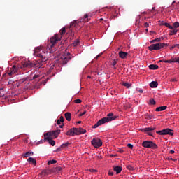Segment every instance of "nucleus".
Here are the masks:
<instances>
[{
  "mask_svg": "<svg viewBox=\"0 0 179 179\" xmlns=\"http://www.w3.org/2000/svg\"><path fill=\"white\" fill-rule=\"evenodd\" d=\"M66 33V28L63 27L62 28V29H60V31H59V34H60V35L56 34L51 37L50 40L48 41L47 45V50L48 49L49 52L48 50H46L44 48H36L34 55L39 58L40 62L38 63L37 62H34V63H32V62H29V60L28 62H24L22 68H41L43 66L41 62H45L48 59L50 54L52 52V48L56 45L57 43H58L59 41H61L63 35H64Z\"/></svg>",
  "mask_w": 179,
  "mask_h": 179,
  "instance_id": "obj_1",
  "label": "nucleus"
},
{
  "mask_svg": "<svg viewBox=\"0 0 179 179\" xmlns=\"http://www.w3.org/2000/svg\"><path fill=\"white\" fill-rule=\"evenodd\" d=\"M117 118V116H114V114L112 113H110L107 115V117H103L101 120H99L92 127V129H96L99 127L105 124L106 123H108L110 122L115 120Z\"/></svg>",
  "mask_w": 179,
  "mask_h": 179,
  "instance_id": "obj_2",
  "label": "nucleus"
},
{
  "mask_svg": "<svg viewBox=\"0 0 179 179\" xmlns=\"http://www.w3.org/2000/svg\"><path fill=\"white\" fill-rule=\"evenodd\" d=\"M165 46H167V43H157L152 44L151 45H150L148 47V49L150 51L159 50L162 49Z\"/></svg>",
  "mask_w": 179,
  "mask_h": 179,
  "instance_id": "obj_3",
  "label": "nucleus"
},
{
  "mask_svg": "<svg viewBox=\"0 0 179 179\" xmlns=\"http://www.w3.org/2000/svg\"><path fill=\"white\" fill-rule=\"evenodd\" d=\"M142 146L145 148H151L155 150L158 148V146L156 143L151 141H145L142 143Z\"/></svg>",
  "mask_w": 179,
  "mask_h": 179,
  "instance_id": "obj_4",
  "label": "nucleus"
},
{
  "mask_svg": "<svg viewBox=\"0 0 179 179\" xmlns=\"http://www.w3.org/2000/svg\"><path fill=\"white\" fill-rule=\"evenodd\" d=\"M157 134L160 135V136L169 135L171 136H173L174 135L173 130L169 128H166V129H164L161 130V131H157Z\"/></svg>",
  "mask_w": 179,
  "mask_h": 179,
  "instance_id": "obj_5",
  "label": "nucleus"
},
{
  "mask_svg": "<svg viewBox=\"0 0 179 179\" xmlns=\"http://www.w3.org/2000/svg\"><path fill=\"white\" fill-rule=\"evenodd\" d=\"M61 131L59 129L52 131H48L45 134L44 137H55V138L58 137V136L60 134Z\"/></svg>",
  "mask_w": 179,
  "mask_h": 179,
  "instance_id": "obj_6",
  "label": "nucleus"
},
{
  "mask_svg": "<svg viewBox=\"0 0 179 179\" xmlns=\"http://www.w3.org/2000/svg\"><path fill=\"white\" fill-rule=\"evenodd\" d=\"M91 143L95 148H99L103 145L101 140L99 138H93L91 141Z\"/></svg>",
  "mask_w": 179,
  "mask_h": 179,
  "instance_id": "obj_7",
  "label": "nucleus"
},
{
  "mask_svg": "<svg viewBox=\"0 0 179 179\" xmlns=\"http://www.w3.org/2000/svg\"><path fill=\"white\" fill-rule=\"evenodd\" d=\"M71 59H72V57H71L70 53H67V55H66V56H62V57H60V63L63 64V65H65Z\"/></svg>",
  "mask_w": 179,
  "mask_h": 179,
  "instance_id": "obj_8",
  "label": "nucleus"
},
{
  "mask_svg": "<svg viewBox=\"0 0 179 179\" xmlns=\"http://www.w3.org/2000/svg\"><path fill=\"white\" fill-rule=\"evenodd\" d=\"M155 130V127H147V128L141 129V132H145L150 136H153L152 131Z\"/></svg>",
  "mask_w": 179,
  "mask_h": 179,
  "instance_id": "obj_9",
  "label": "nucleus"
},
{
  "mask_svg": "<svg viewBox=\"0 0 179 179\" xmlns=\"http://www.w3.org/2000/svg\"><path fill=\"white\" fill-rule=\"evenodd\" d=\"M17 71V69L16 68V66H14L10 69V71L7 73V76L12 77V76L15 75Z\"/></svg>",
  "mask_w": 179,
  "mask_h": 179,
  "instance_id": "obj_10",
  "label": "nucleus"
},
{
  "mask_svg": "<svg viewBox=\"0 0 179 179\" xmlns=\"http://www.w3.org/2000/svg\"><path fill=\"white\" fill-rule=\"evenodd\" d=\"M45 140L48 141L49 142V144L51 145L52 146L55 145V141L52 140L51 137L50 136H45Z\"/></svg>",
  "mask_w": 179,
  "mask_h": 179,
  "instance_id": "obj_11",
  "label": "nucleus"
},
{
  "mask_svg": "<svg viewBox=\"0 0 179 179\" xmlns=\"http://www.w3.org/2000/svg\"><path fill=\"white\" fill-rule=\"evenodd\" d=\"M165 63H178L179 64V56L178 57H175L171 59V60H164Z\"/></svg>",
  "mask_w": 179,
  "mask_h": 179,
  "instance_id": "obj_12",
  "label": "nucleus"
},
{
  "mask_svg": "<svg viewBox=\"0 0 179 179\" xmlns=\"http://www.w3.org/2000/svg\"><path fill=\"white\" fill-rule=\"evenodd\" d=\"M41 79V76L39 75L35 74L34 76L33 75L30 76V79L29 80H34L36 82H38Z\"/></svg>",
  "mask_w": 179,
  "mask_h": 179,
  "instance_id": "obj_13",
  "label": "nucleus"
},
{
  "mask_svg": "<svg viewBox=\"0 0 179 179\" xmlns=\"http://www.w3.org/2000/svg\"><path fill=\"white\" fill-rule=\"evenodd\" d=\"M113 171L116 172V174H120L122 171V166H113Z\"/></svg>",
  "mask_w": 179,
  "mask_h": 179,
  "instance_id": "obj_14",
  "label": "nucleus"
},
{
  "mask_svg": "<svg viewBox=\"0 0 179 179\" xmlns=\"http://www.w3.org/2000/svg\"><path fill=\"white\" fill-rule=\"evenodd\" d=\"M127 52H123V51H120L119 52V57L121 58V59H125L127 57Z\"/></svg>",
  "mask_w": 179,
  "mask_h": 179,
  "instance_id": "obj_15",
  "label": "nucleus"
},
{
  "mask_svg": "<svg viewBox=\"0 0 179 179\" xmlns=\"http://www.w3.org/2000/svg\"><path fill=\"white\" fill-rule=\"evenodd\" d=\"M64 117H66V120H67V122H70L71 120L72 115L71 113L67 112L64 113Z\"/></svg>",
  "mask_w": 179,
  "mask_h": 179,
  "instance_id": "obj_16",
  "label": "nucleus"
},
{
  "mask_svg": "<svg viewBox=\"0 0 179 179\" xmlns=\"http://www.w3.org/2000/svg\"><path fill=\"white\" fill-rule=\"evenodd\" d=\"M161 26H165V27H166V28H168L169 29H173V27L170 25L169 23H167V22H162L161 24Z\"/></svg>",
  "mask_w": 179,
  "mask_h": 179,
  "instance_id": "obj_17",
  "label": "nucleus"
},
{
  "mask_svg": "<svg viewBox=\"0 0 179 179\" xmlns=\"http://www.w3.org/2000/svg\"><path fill=\"white\" fill-rule=\"evenodd\" d=\"M66 135H67V136H74L73 128H71L70 129H69V131H67V132H66Z\"/></svg>",
  "mask_w": 179,
  "mask_h": 179,
  "instance_id": "obj_18",
  "label": "nucleus"
},
{
  "mask_svg": "<svg viewBox=\"0 0 179 179\" xmlns=\"http://www.w3.org/2000/svg\"><path fill=\"white\" fill-rule=\"evenodd\" d=\"M87 133V130L83 128H78V135L85 134Z\"/></svg>",
  "mask_w": 179,
  "mask_h": 179,
  "instance_id": "obj_19",
  "label": "nucleus"
},
{
  "mask_svg": "<svg viewBox=\"0 0 179 179\" xmlns=\"http://www.w3.org/2000/svg\"><path fill=\"white\" fill-rule=\"evenodd\" d=\"M27 162H29V163H31L34 165L36 164V159L34 157H31L28 158Z\"/></svg>",
  "mask_w": 179,
  "mask_h": 179,
  "instance_id": "obj_20",
  "label": "nucleus"
},
{
  "mask_svg": "<svg viewBox=\"0 0 179 179\" xmlns=\"http://www.w3.org/2000/svg\"><path fill=\"white\" fill-rule=\"evenodd\" d=\"M178 29H173L169 31V36H174L178 33Z\"/></svg>",
  "mask_w": 179,
  "mask_h": 179,
  "instance_id": "obj_21",
  "label": "nucleus"
},
{
  "mask_svg": "<svg viewBox=\"0 0 179 179\" xmlns=\"http://www.w3.org/2000/svg\"><path fill=\"white\" fill-rule=\"evenodd\" d=\"M167 106H160L156 108V111H164V110H166Z\"/></svg>",
  "mask_w": 179,
  "mask_h": 179,
  "instance_id": "obj_22",
  "label": "nucleus"
},
{
  "mask_svg": "<svg viewBox=\"0 0 179 179\" xmlns=\"http://www.w3.org/2000/svg\"><path fill=\"white\" fill-rule=\"evenodd\" d=\"M34 155L33 152L27 151L24 154V157L27 158L29 156H32Z\"/></svg>",
  "mask_w": 179,
  "mask_h": 179,
  "instance_id": "obj_23",
  "label": "nucleus"
},
{
  "mask_svg": "<svg viewBox=\"0 0 179 179\" xmlns=\"http://www.w3.org/2000/svg\"><path fill=\"white\" fill-rule=\"evenodd\" d=\"M71 145V143L69 142H66L65 143L62 144V145H60V148H66L68 147H69V145Z\"/></svg>",
  "mask_w": 179,
  "mask_h": 179,
  "instance_id": "obj_24",
  "label": "nucleus"
},
{
  "mask_svg": "<svg viewBox=\"0 0 179 179\" xmlns=\"http://www.w3.org/2000/svg\"><path fill=\"white\" fill-rule=\"evenodd\" d=\"M150 86L152 87V88H155L158 86V83L156 81H152L150 84Z\"/></svg>",
  "mask_w": 179,
  "mask_h": 179,
  "instance_id": "obj_25",
  "label": "nucleus"
},
{
  "mask_svg": "<svg viewBox=\"0 0 179 179\" xmlns=\"http://www.w3.org/2000/svg\"><path fill=\"white\" fill-rule=\"evenodd\" d=\"M149 69L151 70H157L159 69V66L157 65L151 64L149 66Z\"/></svg>",
  "mask_w": 179,
  "mask_h": 179,
  "instance_id": "obj_26",
  "label": "nucleus"
},
{
  "mask_svg": "<svg viewBox=\"0 0 179 179\" xmlns=\"http://www.w3.org/2000/svg\"><path fill=\"white\" fill-rule=\"evenodd\" d=\"M162 41V38H157L155 39H153L150 41V43H154L155 42H161Z\"/></svg>",
  "mask_w": 179,
  "mask_h": 179,
  "instance_id": "obj_27",
  "label": "nucleus"
},
{
  "mask_svg": "<svg viewBox=\"0 0 179 179\" xmlns=\"http://www.w3.org/2000/svg\"><path fill=\"white\" fill-rule=\"evenodd\" d=\"M73 134L74 136H79V130L78 128H73Z\"/></svg>",
  "mask_w": 179,
  "mask_h": 179,
  "instance_id": "obj_28",
  "label": "nucleus"
},
{
  "mask_svg": "<svg viewBox=\"0 0 179 179\" xmlns=\"http://www.w3.org/2000/svg\"><path fill=\"white\" fill-rule=\"evenodd\" d=\"M57 162V161H56V159H52L50 161H48V164L50 166L51 164H55Z\"/></svg>",
  "mask_w": 179,
  "mask_h": 179,
  "instance_id": "obj_29",
  "label": "nucleus"
},
{
  "mask_svg": "<svg viewBox=\"0 0 179 179\" xmlns=\"http://www.w3.org/2000/svg\"><path fill=\"white\" fill-rule=\"evenodd\" d=\"M88 17H89L88 14H85L84 15V21H85V22H88Z\"/></svg>",
  "mask_w": 179,
  "mask_h": 179,
  "instance_id": "obj_30",
  "label": "nucleus"
},
{
  "mask_svg": "<svg viewBox=\"0 0 179 179\" xmlns=\"http://www.w3.org/2000/svg\"><path fill=\"white\" fill-rule=\"evenodd\" d=\"M173 28H175V29L179 28V22H173Z\"/></svg>",
  "mask_w": 179,
  "mask_h": 179,
  "instance_id": "obj_31",
  "label": "nucleus"
},
{
  "mask_svg": "<svg viewBox=\"0 0 179 179\" xmlns=\"http://www.w3.org/2000/svg\"><path fill=\"white\" fill-rule=\"evenodd\" d=\"M117 62H118V60L114 59V60H113V62H111V65L114 67L117 65Z\"/></svg>",
  "mask_w": 179,
  "mask_h": 179,
  "instance_id": "obj_32",
  "label": "nucleus"
},
{
  "mask_svg": "<svg viewBox=\"0 0 179 179\" xmlns=\"http://www.w3.org/2000/svg\"><path fill=\"white\" fill-rule=\"evenodd\" d=\"M79 43H80L79 40L76 39V40L73 41V46H77V45L79 44Z\"/></svg>",
  "mask_w": 179,
  "mask_h": 179,
  "instance_id": "obj_33",
  "label": "nucleus"
},
{
  "mask_svg": "<svg viewBox=\"0 0 179 179\" xmlns=\"http://www.w3.org/2000/svg\"><path fill=\"white\" fill-rule=\"evenodd\" d=\"M122 85L123 86L126 87L127 88H129V87L131 86L130 84L127 83H122Z\"/></svg>",
  "mask_w": 179,
  "mask_h": 179,
  "instance_id": "obj_34",
  "label": "nucleus"
},
{
  "mask_svg": "<svg viewBox=\"0 0 179 179\" xmlns=\"http://www.w3.org/2000/svg\"><path fill=\"white\" fill-rule=\"evenodd\" d=\"M156 103L155 101L154 100V99H150L149 104L150 105H155Z\"/></svg>",
  "mask_w": 179,
  "mask_h": 179,
  "instance_id": "obj_35",
  "label": "nucleus"
},
{
  "mask_svg": "<svg viewBox=\"0 0 179 179\" xmlns=\"http://www.w3.org/2000/svg\"><path fill=\"white\" fill-rule=\"evenodd\" d=\"M77 25V22L75 21V22H71V24H70V27H75Z\"/></svg>",
  "mask_w": 179,
  "mask_h": 179,
  "instance_id": "obj_36",
  "label": "nucleus"
},
{
  "mask_svg": "<svg viewBox=\"0 0 179 179\" xmlns=\"http://www.w3.org/2000/svg\"><path fill=\"white\" fill-rule=\"evenodd\" d=\"M59 120L62 122V123H64L65 120L63 116H60V117H59Z\"/></svg>",
  "mask_w": 179,
  "mask_h": 179,
  "instance_id": "obj_37",
  "label": "nucleus"
},
{
  "mask_svg": "<svg viewBox=\"0 0 179 179\" xmlns=\"http://www.w3.org/2000/svg\"><path fill=\"white\" fill-rule=\"evenodd\" d=\"M74 103H82V100H80V99H76V100H74Z\"/></svg>",
  "mask_w": 179,
  "mask_h": 179,
  "instance_id": "obj_38",
  "label": "nucleus"
},
{
  "mask_svg": "<svg viewBox=\"0 0 179 179\" xmlns=\"http://www.w3.org/2000/svg\"><path fill=\"white\" fill-rule=\"evenodd\" d=\"M127 147H128V148H129V149H131V150L133 149V145L131 144V143H128V144H127Z\"/></svg>",
  "mask_w": 179,
  "mask_h": 179,
  "instance_id": "obj_39",
  "label": "nucleus"
},
{
  "mask_svg": "<svg viewBox=\"0 0 179 179\" xmlns=\"http://www.w3.org/2000/svg\"><path fill=\"white\" fill-rule=\"evenodd\" d=\"M57 171L61 172L62 171V168L61 166H57Z\"/></svg>",
  "mask_w": 179,
  "mask_h": 179,
  "instance_id": "obj_40",
  "label": "nucleus"
},
{
  "mask_svg": "<svg viewBox=\"0 0 179 179\" xmlns=\"http://www.w3.org/2000/svg\"><path fill=\"white\" fill-rule=\"evenodd\" d=\"M89 171L92 172V173H96L97 172L96 169H89Z\"/></svg>",
  "mask_w": 179,
  "mask_h": 179,
  "instance_id": "obj_41",
  "label": "nucleus"
},
{
  "mask_svg": "<svg viewBox=\"0 0 179 179\" xmlns=\"http://www.w3.org/2000/svg\"><path fill=\"white\" fill-rule=\"evenodd\" d=\"M46 173H47V171L45 169H44L42 173H41V175H43V176H46Z\"/></svg>",
  "mask_w": 179,
  "mask_h": 179,
  "instance_id": "obj_42",
  "label": "nucleus"
},
{
  "mask_svg": "<svg viewBox=\"0 0 179 179\" xmlns=\"http://www.w3.org/2000/svg\"><path fill=\"white\" fill-rule=\"evenodd\" d=\"M86 114V111H84L83 113L79 114V117H83V115H85Z\"/></svg>",
  "mask_w": 179,
  "mask_h": 179,
  "instance_id": "obj_43",
  "label": "nucleus"
},
{
  "mask_svg": "<svg viewBox=\"0 0 179 179\" xmlns=\"http://www.w3.org/2000/svg\"><path fill=\"white\" fill-rule=\"evenodd\" d=\"M127 169H129V170H132L133 169V168H132V166H131V165H128L127 166Z\"/></svg>",
  "mask_w": 179,
  "mask_h": 179,
  "instance_id": "obj_44",
  "label": "nucleus"
},
{
  "mask_svg": "<svg viewBox=\"0 0 179 179\" xmlns=\"http://www.w3.org/2000/svg\"><path fill=\"white\" fill-rule=\"evenodd\" d=\"M108 175L110 176H114V173H113L110 171H109Z\"/></svg>",
  "mask_w": 179,
  "mask_h": 179,
  "instance_id": "obj_45",
  "label": "nucleus"
},
{
  "mask_svg": "<svg viewBox=\"0 0 179 179\" xmlns=\"http://www.w3.org/2000/svg\"><path fill=\"white\" fill-rule=\"evenodd\" d=\"M144 26H145V27L148 28V27H149V24L148 22H145L144 24Z\"/></svg>",
  "mask_w": 179,
  "mask_h": 179,
  "instance_id": "obj_46",
  "label": "nucleus"
},
{
  "mask_svg": "<svg viewBox=\"0 0 179 179\" xmlns=\"http://www.w3.org/2000/svg\"><path fill=\"white\" fill-rule=\"evenodd\" d=\"M57 152H60L62 151V148L61 147H59L57 150H56Z\"/></svg>",
  "mask_w": 179,
  "mask_h": 179,
  "instance_id": "obj_47",
  "label": "nucleus"
},
{
  "mask_svg": "<svg viewBox=\"0 0 179 179\" xmlns=\"http://www.w3.org/2000/svg\"><path fill=\"white\" fill-rule=\"evenodd\" d=\"M177 47V45H176V44L175 45H172L171 47V50H173V49H174L175 48H176Z\"/></svg>",
  "mask_w": 179,
  "mask_h": 179,
  "instance_id": "obj_48",
  "label": "nucleus"
},
{
  "mask_svg": "<svg viewBox=\"0 0 179 179\" xmlns=\"http://www.w3.org/2000/svg\"><path fill=\"white\" fill-rule=\"evenodd\" d=\"M169 153L173 155L175 153V151L173 150H169Z\"/></svg>",
  "mask_w": 179,
  "mask_h": 179,
  "instance_id": "obj_49",
  "label": "nucleus"
},
{
  "mask_svg": "<svg viewBox=\"0 0 179 179\" xmlns=\"http://www.w3.org/2000/svg\"><path fill=\"white\" fill-rule=\"evenodd\" d=\"M57 125L59 126L62 122L59 121V120H57Z\"/></svg>",
  "mask_w": 179,
  "mask_h": 179,
  "instance_id": "obj_50",
  "label": "nucleus"
},
{
  "mask_svg": "<svg viewBox=\"0 0 179 179\" xmlns=\"http://www.w3.org/2000/svg\"><path fill=\"white\" fill-rule=\"evenodd\" d=\"M119 152H120V153H123V152H124V150H123L122 149H120V150H119Z\"/></svg>",
  "mask_w": 179,
  "mask_h": 179,
  "instance_id": "obj_51",
  "label": "nucleus"
},
{
  "mask_svg": "<svg viewBox=\"0 0 179 179\" xmlns=\"http://www.w3.org/2000/svg\"><path fill=\"white\" fill-rule=\"evenodd\" d=\"M138 92H140V93H143V90L139 89V90H138Z\"/></svg>",
  "mask_w": 179,
  "mask_h": 179,
  "instance_id": "obj_52",
  "label": "nucleus"
},
{
  "mask_svg": "<svg viewBox=\"0 0 179 179\" xmlns=\"http://www.w3.org/2000/svg\"><path fill=\"white\" fill-rule=\"evenodd\" d=\"M100 57H101V55H98L96 57V59H98Z\"/></svg>",
  "mask_w": 179,
  "mask_h": 179,
  "instance_id": "obj_53",
  "label": "nucleus"
},
{
  "mask_svg": "<svg viewBox=\"0 0 179 179\" xmlns=\"http://www.w3.org/2000/svg\"><path fill=\"white\" fill-rule=\"evenodd\" d=\"M175 46H176L177 48L179 49V44H175Z\"/></svg>",
  "mask_w": 179,
  "mask_h": 179,
  "instance_id": "obj_54",
  "label": "nucleus"
},
{
  "mask_svg": "<svg viewBox=\"0 0 179 179\" xmlns=\"http://www.w3.org/2000/svg\"><path fill=\"white\" fill-rule=\"evenodd\" d=\"M77 124H82V121H78V122H77Z\"/></svg>",
  "mask_w": 179,
  "mask_h": 179,
  "instance_id": "obj_55",
  "label": "nucleus"
},
{
  "mask_svg": "<svg viewBox=\"0 0 179 179\" xmlns=\"http://www.w3.org/2000/svg\"><path fill=\"white\" fill-rule=\"evenodd\" d=\"M97 158H98V159H101L102 157H101V155H98V156H97Z\"/></svg>",
  "mask_w": 179,
  "mask_h": 179,
  "instance_id": "obj_56",
  "label": "nucleus"
},
{
  "mask_svg": "<svg viewBox=\"0 0 179 179\" xmlns=\"http://www.w3.org/2000/svg\"><path fill=\"white\" fill-rule=\"evenodd\" d=\"M63 127H64V124H62V125H60V129H62V128H63Z\"/></svg>",
  "mask_w": 179,
  "mask_h": 179,
  "instance_id": "obj_57",
  "label": "nucleus"
},
{
  "mask_svg": "<svg viewBox=\"0 0 179 179\" xmlns=\"http://www.w3.org/2000/svg\"><path fill=\"white\" fill-rule=\"evenodd\" d=\"M155 7H152V10H155Z\"/></svg>",
  "mask_w": 179,
  "mask_h": 179,
  "instance_id": "obj_58",
  "label": "nucleus"
},
{
  "mask_svg": "<svg viewBox=\"0 0 179 179\" xmlns=\"http://www.w3.org/2000/svg\"><path fill=\"white\" fill-rule=\"evenodd\" d=\"M146 31H147V32L148 31V29H146Z\"/></svg>",
  "mask_w": 179,
  "mask_h": 179,
  "instance_id": "obj_59",
  "label": "nucleus"
},
{
  "mask_svg": "<svg viewBox=\"0 0 179 179\" xmlns=\"http://www.w3.org/2000/svg\"><path fill=\"white\" fill-rule=\"evenodd\" d=\"M87 78H90L91 77H90V76H88Z\"/></svg>",
  "mask_w": 179,
  "mask_h": 179,
  "instance_id": "obj_60",
  "label": "nucleus"
},
{
  "mask_svg": "<svg viewBox=\"0 0 179 179\" xmlns=\"http://www.w3.org/2000/svg\"><path fill=\"white\" fill-rule=\"evenodd\" d=\"M117 68L114 67V69H116Z\"/></svg>",
  "mask_w": 179,
  "mask_h": 179,
  "instance_id": "obj_61",
  "label": "nucleus"
}]
</instances>
